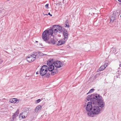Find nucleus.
Wrapping results in <instances>:
<instances>
[{"mask_svg": "<svg viewBox=\"0 0 121 121\" xmlns=\"http://www.w3.org/2000/svg\"><path fill=\"white\" fill-rule=\"evenodd\" d=\"M53 31L51 29L46 30L43 33L42 35V38L44 41L48 40V42H51L52 39H53L54 36L52 35Z\"/></svg>", "mask_w": 121, "mask_h": 121, "instance_id": "1", "label": "nucleus"}, {"mask_svg": "<svg viewBox=\"0 0 121 121\" xmlns=\"http://www.w3.org/2000/svg\"><path fill=\"white\" fill-rule=\"evenodd\" d=\"M95 97L97 98L96 99H94V101L93 104L99 105V107L101 108H103L104 106V103L103 101L102 100V97L99 95L97 94L95 96Z\"/></svg>", "mask_w": 121, "mask_h": 121, "instance_id": "2", "label": "nucleus"}, {"mask_svg": "<svg viewBox=\"0 0 121 121\" xmlns=\"http://www.w3.org/2000/svg\"><path fill=\"white\" fill-rule=\"evenodd\" d=\"M100 109L99 106L97 105H94L93 107L91 112L88 113V115L89 116L93 117L94 116L98 114L100 112Z\"/></svg>", "mask_w": 121, "mask_h": 121, "instance_id": "3", "label": "nucleus"}, {"mask_svg": "<svg viewBox=\"0 0 121 121\" xmlns=\"http://www.w3.org/2000/svg\"><path fill=\"white\" fill-rule=\"evenodd\" d=\"M41 53L39 52H35L33 54L26 57L27 60L29 63L34 61L36 58H38L40 56Z\"/></svg>", "mask_w": 121, "mask_h": 121, "instance_id": "4", "label": "nucleus"}, {"mask_svg": "<svg viewBox=\"0 0 121 121\" xmlns=\"http://www.w3.org/2000/svg\"><path fill=\"white\" fill-rule=\"evenodd\" d=\"M51 42L48 41L49 44L52 43L53 44H56L57 45L60 46L64 44L65 42L63 40H60L58 41H55L53 39H52L50 40Z\"/></svg>", "mask_w": 121, "mask_h": 121, "instance_id": "5", "label": "nucleus"}, {"mask_svg": "<svg viewBox=\"0 0 121 121\" xmlns=\"http://www.w3.org/2000/svg\"><path fill=\"white\" fill-rule=\"evenodd\" d=\"M53 31V33L56 35L57 33L59 31V33L61 32L62 30V28L59 26L55 25L54 26L52 29H51Z\"/></svg>", "mask_w": 121, "mask_h": 121, "instance_id": "6", "label": "nucleus"}, {"mask_svg": "<svg viewBox=\"0 0 121 121\" xmlns=\"http://www.w3.org/2000/svg\"><path fill=\"white\" fill-rule=\"evenodd\" d=\"M48 71V66L46 65H44L40 69L39 71L40 75L43 76L45 75Z\"/></svg>", "mask_w": 121, "mask_h": 121, "instance_id": "7", "label": "nucleus"}, {"mask_svg": "<svg viewBox=\"0 0 121 121\" xmlns=\"http://www.w3.org/2000/svg\"><path fill=\"white\" fill-rule=\"evenodd\" d=\"M92 104H93L92 103L89 102L86 105V104H84L85 107H86V110L87 114L88 112H91V110H92L93 107L92 105Z\"/></svg>", "mask_w": 121, "mask_h": 121, "instance_id": "8", "label": "nucleus"}, {"mask_svg": "<svg viewBox=\"0 0 121 121\" xmlns=\"http://www.w3.org/2000/svg\"><path fill=\"white\" fill-rule=\"evenodd\" d=\"M97 94L94 95H89L86 98V99L88 101L90 100L92 103L93 104V103L94 101V99H96V98L95 97V96Z\"/></svg>", "mask_w": 121, "mask_h": 121, "instance_id": "9", "label": "nucleus"}, {"mask_svg": "<svg viewBox=\"0 0 121 121\" xmlns=\"http://www.w3.org/2000/svg\"><path fill=\"white\" fill-rule=\"evenodd\" d=\"M54 64L56 68H59L63 66L62 63L60 61H57L54 62Z\"/></svg>", "mask_w": 121, "mask_h": 121, "instance_id": "10", "label": "nucleus"}, {"mask_svg": "<svg viewBox=\"0 0 121 121\" xmlns=\"http://www.w3.org/2000/svg\"><path fill=\"white\" fill-rule=\"evenodd\" d=\"M19 100L17 98H12L9 99V101L12 103H15L17 101L18 102Z\"/></svg>", "mask_w": 121, "mask_h": 121, "instance_id": "11", "label": "nucleus"}, {"mask_svg": "<svg viewBox=\"0 0 121 121\" xmlns=\"http://www.w3.org/2000/svg\"><path fill=\"white\" fill-rule=\"evenodd\" d=\"M48 66V70L49 71H54L55 69H56L54 68L53 65H51Z\"/></svg>", "mask_w": 121, "mask_h": 121, "instance_id": "12", "label": "nucleus"}, {"mask_svg": "<svg viewBox=\"0 0 121 121\" xmlns=\"http://www.w3.org/2000/svg\"><path fill=\"white\" fill-rule=\"evenodd\" d=\"M54 61L53 59H50L47 62V64L48 66L53 65L54 64Z\"/></svg>", "mask_w": 121, "mask_h": 121, "instance_id": "13", "label": "nucleus"}, {"mask_svg": "<svg viewBox=\"0 0 121 121\" xmlns=\"http://www.w3.org/2000/svg\"><path fill=\"white\" fill-rule=\"evenodd\" d=\"M42 108V106L40 105H38L37 106L35 110V112L37 113L40 111Z\"/></svg>", "mask_w": 121, "mask_h": 121, "instance_id": "14", "label": "nucleus"}, {"mask_svg": "<svg viewBox=\"0 0 121 121\" xmlns=\"http://www.w3.org/2000/svg\"><path fill=\"white\" fill-rule=\"evenodd\" d=\"M63 33L65 38L64 40H65V39H67L68 37V32L66 30H64V31H63ZM66 40L65 41H66Z\"/></svg>", "mask_w": 121, "mask_h": 121, "instance_id": "15", "label": "nucleus"}, {"mask_svg": "<svg viewBox=\"0 0 121 121\" xmlns=\"http://www.w3.org/2000/svg\"><path fill=\"white\" fill-rule=\"evenodd\" d=\"M19 110L18 109H17V111L14 113V114L13 115V116L12 117L13 119H14L16 117L18 116V115L19 114Z\"/></svg>", "mask_w": 121, "mask_h": 121, "instance_id": "16", "label": "nucleus"}, {"mask_svg": "<svg viewBox=\"0 0 121 121\" xmlns=\"http://www.w3.org/2000/svg\"><path fill=\"white\" fill-rule=\"evenodd\" d=\"M25 117L24 115V114L23 113H21L19 116V118L20 119H22L23 118H24Z\"/></svg>", "mask_w": 121, "mask_h": 121, "instance_id": "17", "label": "nucleus"}, {"mask_svg": "<svg viewBox=\"0 0 121 121\" xmlns=\"http://www.w3.org/2000/svg\"><path fill=\"white\" fill-rule=\"evenodd\" d=\"M115 16H113L110 18V21L113 22L115 18Z\"/></svg>", "mask_w": 121, "mask_h": 121, "instance_id": "18", "label": "nucleus"}, {"mask_svg": "<svg viewBox=\"0 0 121 121\" xmlns=\"http://www.w3.org/2000/svg\"><path fill=\"white\" fill-rule=\"evenodd\" d=\"M53 71L51 73V74L52 75H54L57 72V70L56 69L54 71Z\"/></svg>", "mask_w": 121, "mask_h": 121, "instance_id": "19", "label": "nucleus"}, {"mask_svg": "<svg viewBox=\"0 0 121 121\" xmlns=\"http://www.w3.org/2000/svg\"><path fill=\"white\" fill-rule=\"evenodd\" d=\"M105 69V68L103 66H101L99 68V70L100 71H102Z\"/></svg>", "mask_w": 121, "mask_h": 121, "instance_id": "20", "label": "nucleus"}, {"mask_svg": "<svg viewBox=\"0 0 121 121\" xmlns=\"http://www.w3.org/2000/svg\"><path fill=\"white\" fill-rule=\"evenodd\" d=\"M94 90V89H91L89 91L88 93H90L93 92Z\"/></svg>", "mask_w": 121, "mask_h": 121, "instance_id": "21", "label": "nucleus"}, {"mask_svg": "<svg viewBox=\"0 0 121 121\" xmlns=\"http://www.w3.org/2000/svg\"><path fill=\"white\" fill-rule=\"evenodd\" d=\"M48 5H49V4H47L45 5V7H46L47 8V9H48L49 8V7H48Z\"/></svg>", "mask_w": 121, "mask_h": 121, "instance_id": "22", "label": "nucleus"}, {"mask_svg": "<svg viewBox=\"0 0 121 121\" xmlns=\"http://www.w3.org/2000/svg\"><path fill=\"white\" fill-rule=\"evenodd\" d=\"M40 101L41 100L40 99H39L37 100H36L37 103H39Z\"/></svg>", "mask_w": 121, "mask_h": 121, "instance_id": "23", "label": "nucleus"}, {"mask_svg": "<svg viewBox=\"0 0 121 121\" xmlns=\"http://www.w3.org/2000/svg\"><path fill=\"white\" fill-rule=\"evenodd\" d=\"M48 15H50L51 16H52V14H50V13H49L48 14H44V15H47V16Z\"/></svg>", "mask_w": 121, "mask_h": 121, "instance_id": "24", "label": "nucleus"}, {"mask_svg": "<svg viewBox=\"0 0 121 121\" xmlns=\"http://www.w3.org/2000/svg\"><path fill=\"white\" fill-rule=\"evenodd\" d=\"M49 75H50V74H48V73H47L46 74V77H47V78H48V77H49Z\"/></svg>", "mask_w": 121, "mask_h": 121, "instance_id": "25", "label": "nucleus"}, {"mask_svg": "<svg viewBox=\"0 0 121 121\" xmlns=\"http://www.w3.org/2000/svg\"><path fill=\"white\" fill-rule=\"evenodd\" d=\"M107 66V64H105L104 65H103V66H104V67L105 69L106 67Z\"/></svg>", "mask_w": 121, "mask_h": 121, "instance_id": "26", "label": "nucleus"}, {"mask_svg": "<svg viewBox=\"0 0 121 121\" xmlns=\"http://www.w3.org/2000/svg\"><path fill=\"white\" fill-rule=\"evenodd\" d=\"M69 25H66V26H65L66 27H69Z\"/></svg>", "mask_w": 121, "mask_h": 121, "instance_id": "27", "label": "nucleus"}, {"mask_svg": "<svg viewBox=\"0 0 121 121\" xmlns=\"http://www.w3.org/2000/svg\"><path fill=\"white\" fill-rule=\"evenodd\" d=\"M119 66L120 67H121V64L119 65Z\"/></svg>", "mask_w": 121, "mask_h": 121, "instance_id": "28", "label": "nucleus"}, {"mask_svg": "<svg viewBox=\"0 0 121 121\" xmlns=\"http://www.w3.org/2000/svg\"><path fill=\"white\" fill-rule=\"evenodd\" d=\"M118 0L120 2H121V0Z\"/></svg>", "mask_w": 121, "mask_h": 121, "instance_id": "29", "label": "nucleus"}, {"mask_svg": "<svg viewBox=\"0 0 121 121\" xmlns=\"http://www.w3.org/2000/svg\"><path fill=\"white\" fill-rule=\"evenodd\" d=\"M36 73V74H38V72H37Z\"/></svg>", "mask_w": 121, "mask_h": 121, "instance_id": "30", "label": "nucleus"}, {"mask_svg": "<svg viewBox=\"0 0 121 121\" xmlns=\"http://www.w3.org/2000/svg\"><path fill=\"white\" fill-rule=\"evenodd\" d=\"M1 12V11L0 10V13Z\"/></svg>", "mask_w": 121, "mask_h": 121, "instance_id": "31", "label": "nucleus"}, {"mask_svg": "<svg viewBox=\"0 0 121 121\" xmlns=\"http://www.w3.org/2000/svg\"><path fill=\"white\" fill-rule=\"evenodd\" d=\"M36 42H38L37 41H36Z\"/></svg>", "mask_w": 121, "mask_h": 121, "instance_id": "32", "label": "nucleus"}, {"mask_svg": "<svg viewBox=\"0 0 121 121\" xmlns=\"http://www.w3.org/2000/svg\"><path fill=\"white\" fill-rule=\"evenodd\" d=\"M120 17H121V15Z\"/></svg>", "mask_w": 121, "mask_h": 121, "instance_id": "33", "label": "nucleus"}]
</instances>
